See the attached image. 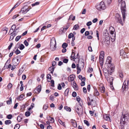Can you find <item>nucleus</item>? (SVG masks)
<instances>
[{
  "mask_svg": "<svg viewBox=\"0 0 129 129\" xmlns=\"http://www.w3.org/2000/svg\"><path fill=\"white\" fill-rule=\"evenodd\" d=\"M79 26L77 24L75 25L74 26L73 29L74 30H77L79 29Z\"/></svg>",
  "mask_w": 129,
  "mask_h": 129,
  "instance_id": "obj_34",
  "label": "nucleus"
},
{
  "mask_svg": "<svg viewBox=\"0 0 129 129\" xmlns=\"http://www.w3.org/2000/svg\"><path fill=\"white\" fill-rule=\"evenodd\" d=\"M12 117V116L11 114H9L7 116V117L9 119H11Z\"/></svg>",
  "mask_w": 129,
  "mask_h": 129,
  "instance_id": "obj_47",
  "label": "nucleus"
},
{
  "mask_svg": "<svg viewBox=\"0 0 129 129\" xmlns=\"http://www.w3.org/2000/svg\"><path fill=\"white\" fill-rule=\"evenodd\" d=\"M74 36V34L72 33L70 34L68 36V38L70 39Z\"/></svg>",
  "mask_w": 129,
  "mask_h": 129,
  "instance_id": "obj_40",
  "label": "nucleus"
},
{
  "mask_svg": "<svg viewBox=\"0 0 129 129\" xmlns=\"http://www.w3.org/2000/svg\"><path fill=\"white\" fill-rule=\"evenodd\" d=\"M100 89L101 92L102 93H104L105 92V88L104 86H101Z\"/></svg>",
  "mask_w": 129,
  "mask_h": 129,
  "instance_id": "obj_20",
  "label": "nucleus"
},
{
  "mask_svg": "<svg viewBox=\"0 0 129 129\" xmlns=\"http://www.w3.org/2000/svg\"><path fill=\"white\" fill-rule=\"evenodd\" d=\"M106 2L108 4H109L112 2V0H106Z\"/></svg>",
  "mask_w": 129,
  "mask_h": 129,
  "instance_id": "obj_50",
  "label": "nucleus"
},
{
  "mask_svg": "<svg viewBox=\"0 0 129 129\" xmlns=\"http://www.w3.org/2000/svg\"><path fill=\"white\" fill-rule=\"evenodd\" d=\"M76 100L78 102H79L80 100V98L79 96H77L76 97Z\"/></svg>",
  "mask_w": 129,
  "mask_h": 129,
  "instance_id": "obj_59",
  "label": "nucleus"
},
{
  "mask_svg": "<svg viewBox=\"0 0 129 129\" xmlns=\"http://www.w3.org/2000/svg\"><path fill=\"white\" fill-rule=\"evenodd\" d=\"M114 68L113 66H112V67L110 68H108L107 72L105 73L104 75L105 78L109 82H111L112 80V81L113 80V78L110 76L109 74L111 75L112 72H114Z\"/></svg>",
  "mask_w": 129,
  "mask_h": 129,
  "instance_id": "obj_2",
  "label": "nucleus"
},
{
  "mask_svg": "<svg viewBox=\"0 0 129 129\" xmlns=\"http://www.w3.org/2000/svg\"><path fill=\"white\" fill-rule=\"evenodd\" d=\"M21 37V36H17L15 39V41H18L20 38Z\"/></svg>",
  "mask_w": 129,
  "mask_h": 129,
  "instance_id": "obj_46",
  "label": "nucleus"
},
{
  "mask_svg": "<svg viewBox=\"0 0 129 129\" xmlns=\"http://www.w3.org/2000/svg\"><path fill=\"white\" fill-rule=\"evenodd\" d=\"M40 3L39 2H37L35 3L31 4V6H35L39 5Z\"/></svg>",
  "mask_w": 129,
  "mask_h": 129,
  "instance_id": "obj_37",
  "label": "nucleus"
},
{
  "mask_svg": "<svg viewBox=\"0 0 129 129\" xmlns=\"http://www.w3.org/2000/svg\"><path fill=\"white\" fill-rule=\"evenodd\" d=\"M30 113L29 111H27L25 113V115L26 116H28L30 115Z\"/></svg>",
  "mask_w": 129,
  "mask_h": 129,
  "instance_id": "obj_43",
  "label": "nucleus"
},
{
  "mask_svg": "<svg viewBox=\"0 0 129 129\" xmlns=\"http://www.w3.org/2000/svg\"><path fill=\"white\" fill-rule=\"evenodd\" d=\"M129 120V114L127 113L124 114H122L121 116L120 123L121 124H124L125 122Z\"/></svg>",
  "mask_w": 129,
  "mask_h": 129,
  "instance_id": "obj_3",
  "label": "nucleus"
},
{
  "mask_svg": "<svg viewBox=\"0 0 129 129\" xmlns=\"http://www.w3.org/2000/svg\"><path fill=\"white\" fill-rule=\"evenodd\" d=\"M56 43L54 38H52L51 40L50 44V49L52 51L55 50L56 48Z\"/></svg>",
  "mask_w": 129,
  "mask_h": 129,
  "instance_id": "obj_4",
  "label": "nucleus"
},
{
  "mask_svg": "<svg viewBox=\"0 0 129 129\" xmlns=\"http://www.w3.org/2000/svg\"><path fill=\"white\" fill-rule=\"evenodd\" d=\"M21 59L20 56H17V57L14 58L13 59V63L15 66H17L20 62Z\"/></svg>",
  "mask_w": 129,
  "mask_h": 129,
  "instance_id": "obj_9",
  "label": "nucleus"
},
{
  "mask_svg": "<svg viewBox=\"0 0 129 129\" xmlns=\"http://www.w3.org/2000/svg\"><path fill=\"white\" fill-rule=\"evenodd\" d=\"M104 42L105 43L109 44H110V38L109 36L104 37Z\"/></svg>",
  "mask_w": 129,
  "mask_h": 129,
  "instance_id": "obj_16",
  "label": "nucleus"
},
{
  "mask_svg": "<svg viewBox=\"0 0 129 129\" xmlns=\"http://www.w3.org/2000/svg\"><path fill=\"white\" fill-rule=\"evenodd\" d=\"M75 16H73L72 15H71L69 17V20L70 19H72L73 20H74L75 19Z\"/></svg>",
  "mask_w": 129,
  "mask_h": 129,
  "instance_id": "obj_26",
  "label": "nucleus"
},
{
  "mask_svg": "<svg viewBox=\"0 0 129 129\" xmlns=\"http://www.w3.org/2000/svg\"><path fill=\"white\" fill-rule=\"evenodd\" d=\"M71 123L74 127H77V124L76 122L74 120V121H71Z\"/></svg>",
  "mask_w": 129,
  "mask_h": 129,
  "instance_id": "obj_29",
  "label": "nucleus"
},
{
  "mask_svg": "<svg viewBox=\"0 0 129 129\" xmlns=\"http://www.w3.org/2000/svg\"><path fill=\"white\" fill-rule=\"evenodd\" d=\"M92 24V22L91 21H89L87 23V24H86V25L88 26H89L90 25H91Z\"/></svg>",
  "mask_w": 129,
  "mask_h": 129,
  "instance_id": "obj_55",
  "label": "nucleus"
},
{
  "mask_svg": "<svg viewBox=\"0 0 129 129\" xmlns=\"http://www.w3.org/2000/svg\"><path fill=\"white\" fill-rule=\"evenodd\" d=\"M84 65V63L82 62H79L78 63L76 64V68L77 70V73L79 74L81 71V68L82 67H83Z\"/></svg>",
  "mask_w": 129,
  "mask_h": 129,
  "instance_id": "obj_8",
  "label": "nucleus"
},
{
  "mask_svg": "<svg viewBox=\"0 0 129 129\" xmlns=\"http://www.w3.org/2000/svg\"><path fill=\"white\" fill-rule=\"evenodd\" d=\"M90 85L89 84L88 85L87 89L88 91L89 92V91L90 90Z\"/></svg>",
  "mask_w": 129,
  "mask_h": 129,
  "instance_id": "obj_62",
  "label": "nucleus"
},
{
  "mask_svg": "<svg viewBox=\"0 0 129 129\" xmlns=\"http://www.w3.org/2000/svg\"><path fill=\"white\" fill-rule=\"evenodd\" d=\"M89 34V32L88 31H86L85 32V36L88 35Z\"/></svg>",
  "mask_w": 129,
  "mask_h": 129,
  "instance_id": "obj_64",
  "label": "nucleus"
},
{
  "mask_svg": "<svg viewBox=\"0 0 129 129\" xmlns=\"http://www.w3.org/2000/svg\"><path fill=\"white\" fill-rule=\"evenodd\" d=\"M13 45V43H11L9 46L8 47V49L9 50H10L11 48V47Z\"/></svg>",
  "mask_w": 129,
  "mask_h": 129,
  "instance_id": "obj_60",
  "label": "nucleus"
},
{
  "mask_svg": "<svg viewBox=\"0 0 129 129\" xmlns=\"http://www.w3.org/2000/svg\"><path fill=\"white\" fill-rule=\"evenodd\" d=\"M94 95L95 96H98L99 95V93L98 92L96 88H95V91L94 93Z\"/></svg>",
  "mask_w": 129,
  "mask_h": 129,
  "instance_id": "obj_25",
  "label": "nucleus"
},
{
  "mask_svg": "<svg viewBox=\"0 0 129 129\" xmlns=\"http://www.w3.org/2000/svg\"><path fill=\"white\" fill-rule=\"evenodd\" d=\"M104 61L103 58L102 57H99V61L100 64L102 65Z\"/></svg>",
  "mask_w": 129,
  "mask_h": 129,
  "instance_id": "obj_30",
  "label": "nucleus"
},
{
  "mask_svg": "<svg viewBox=\"0 0 129 129\" xmlns=\"http://www.w3.org/2000/svg\"><path fill=\"white\" fill-rule=\"evenodd\" d=\"M24 43L26 46H27L28 45V43L26 40L24 41Z\"/></svg>",
  "mask_w": 129,
  "mask_h": 129,
  "instance_id": "obj_54",
  "label": "nucleus"
},
{
  "mask_svg": "<svg viewBox=\"0 0 129 129\" xmlns=\"http://www.w3.org/2000/svg\"><path fill=\"white\" fill-rule=\"evenodd\" d=\"M23 68H21L19 70L18 75V76H20L22 74V73L23 72Z\"/></svg>",
  "mask_w": 129,
  "mask_h": 129,
  "instance_id": "obj_21",
  "label": "nucleus"
},
{
  "mask_svg": "<svg viewBox=\"0 0 129 129\" xmlns=\"http://www.w3.org/2000/svg\"><path fill=\"white\" fill-rule=\"evenodd\" d=\"M22 119V118L21 117L18 116L17 118V120L19 122H20L21 121V120Z\"/></svg>",
  "mask_w": 129,
  "mask_h": 129,
  "instance_id": "obj_48",
  "label": "nucleus"
},
{
  "mask_svg": "<svg viewBox=\"0 0 129 129\" xmlns=\"http://www.w3.org/2000/svg\"><path fill=\"white\" fill-rule=\"evenodd\" d=\"M30 8L27 6H25L21 9V12L23 14L27 13L30 10Z\"/></svg>",
  "mask_w": 129,
  "mask_h": 129,
  "instance_id": "obj_12",
  "label": "nucleus"
},
{
  "mask_svg": "<svg viewBox=\"0 0 129 129\" xmlns=\"http://www.w3.org/2000/svg\"><path fill=\"white\" fill-rule=\"evenodd\" d=\"M128 80H125L123 82L122 88L123 90H125L128 87Z\"/></svg>",
  "mask_w": 129,
  "mask_h": 129,
  "instance_id": "obj_15",
  "label": "nucleus"
},
{
  "mask_svg": "<svg viewBox=\"0 0 129 129\" xmlns=\"http://www.w3.org/2000/svg\"><path fill=\"white\" fill-rule=\"evenodd\" d=\"M115 21L121 24L122 25H123V23L122 21L121 17L119 14H117L115 17Z\"/></svg>",
  "mask_w": 129,
  "mask_h": 129,
  "instance_id": "obj_11",
  "label": "nucleus"
},
{
  "mask_svg": "<svg viewBox=\"0 0 129 129\" xmlns=\"http://www.w3.org/2000/svg\"><path fill=\"white\" fill-rule=\"evenodd\" d=\"M75 77V76L74 75H70L68 78V81L72 82L73 81H75L74 79Z\"/></svg>",
  "mask_w": 129,
  "mask_h": 129,
  "instance_id": "obj_17",
  "label": "nucleus"
},
{
  "mask_svg": "<svg viewBox=\"0 0 129 129\" xmlns=\"http://www.w3.org/2000/svg\"><path fill=\"white\" fill-rule=\"evenodd\" d=\"M77 95L76 93L75 92H73L72 94V95L73 97H75Z\"/></svg>",
  "mask_w": 129,
  "mask_h": 129,
  "instance_id": "obj_58",
  "label": "nucleus"
},
{
  "mask_svg": "<svg viewBox=\"0 0 129 129\" xmlns=\"http://www.w3.org/2000/svg\"><path fill=\"white\" fill-rule=\"evenodd\" d=\"M24 96V95L21 94L20 95L19 97H18L17 99V100L21 101L22 100V99Z\"/></svg>",
  "mask_w": 129,
  "mask_h": 129,
  "instance_id": "obj_28",
  "label": "nucleus"
},
{
  "mask_svg": "<svg viewBox=\"0 0 129 129\" xmlns=\"http://www.w3.org/2000/svg\"><path fill=\"white\" fill-rule=\"evenodd\" d=\"M11 121L10 120H7L5 122V124L6 125H9L11 123Z\"/></svg>",
  "mask_w": 129,
  "mask_h": 129,
  "instance_id": "obj_33",
  "label": "nucleus"
},
{
  "mask_svg": "<svg viewBox=\"0 0 129 129\" xmlns=\"http://www.w3.org/2000/svg\"><path fill=\"white\" fill-rule=\"evenodd\" d=\"M40 127L42 129H44V126L43 124H41L40 125Z\"/></svg>",
  "mask_w": 129,
  "mask_h": 129,
  "instance_id": "obj_63",
  "label": "nucleus"
},
{
  "mask_svg": "<svg viewBox=\"0 0 129 129\" xmlns=\"http://www.w3.org/2000/svg\"><path fill=\"white\" fill-rule=\"evenodd\" d=\"M49 120L51 121L52 123H53L54 122V119L53 117H51V118Z\"/></svg>",
  "mask_w": 129,
  "mask_h": 129,
  "instance_id": "obj_61",
  "label": "nucleus"
},
{
  "mask_svg": "<svg viewBox=\"0 0 129 129\" xmlns=\"http://www.w3.org/2000/svg\"><path fill=\"white\" fill-rule=\"evenodd\" d=\"M69 92V89H67L64 91V94L65 95H67Z\"/></svg>",
  "mask_w": 129,
  "mask_h": 129,
  "instance_id": "obj_44",
  "label": "nucleus"
},
{
  "mask_svg": "<svg viewBox=\"0 0 129 129\" xmlns=\"http://www.w3.org/2000/svg\"><path fill=\"white\" fill-rule=\"evenodd\" d=\"M124 52L123 50H121L120 51V54L121 56H123Z\"/></svg>",
  "mask_w": 129,
  "mask_h": 129,
  "instance_id": "obj_49",
  "label": "nucleus"
},
{
  "mask_svg": "<svg viewBox=\"0 0 129 129\" xmlns=\"http://www.w3.org/2000/svg\"><path fill=\"white\" fill-rule=\"evenodd\" d=\"M64 108L67 111L69 112L71 111V109L70 108L68 107L67 106L64 107Z\"/></svg>",
  "mask_w": 129,
  "mask_h": 129,
  "instance_id": "obj_35",
  "label": "nucleus"
},
{
  "mask_svg": "<svg viewBox=\"0 0 129 129\" xmlns=\"http://www.w3.org/2000/svg\"><path fill=\"white\" fill-rule=\"evenodd\" d=\"M88 104L89 106L91 105L94 107L96 105V103L95 101L93 100L92 98V96H90V97H88L87 98Z\"/></svg>",
  "mask_w": 129,
  "mask_h": 129,
  "instance_id": "obj_5",
  "label": "nucleus"
},
{
  "mask_svg": "<svg viewBox=\"0 0 129 129\" xmlns=\"http://www.w3.org/2000/svg\"><path fill=\"white\" fill-rule=\"evenodd\" d=\"M106 64L108 67H109V68H110L112 67V66H113L114 68V66L112 64V59L110 57H107L106 60Z\"/></svg>",
  "mask_w": 129,
  "mask_h": 129,
  "instance_id": "obj_10",
  "label": "nucleus"
},
{
  "mask_svg": "<svg viewBox=\"0 0 129 129\" xmlns=\"http://www.w3.org/2000/svg\"><path fill=\"white\" fill-rule=\"evenodd\" d=\"M37 90V93H39L41 90V86L40 85H38L36 88Z\"/></svg>",
  "mask_w": 129,
  "mask_h": 129,
  "instance_id": "obj_22",
  "label": "nucleus"
},
{
  "mask_svg": "<svg viewBox=\"0 0 129 129\" xmlns=\"http://www.w3.org/2000/svg\"><path fill=\"white\" fill-rule=\"evenodd\" d=\"M104 37H106V36H108V33L107 30H106L104 33Z\"/></svg>",
  "mask_w": 129,
  "mask_h": 129,
  "instance_id": "obj_31",
  "label": "nucleus"
},
{
  "mask_svg": "<svg viewBox=\"0 0 129 129\" xmlns=\"http://www.w3.org/2000/svg\"><path fill=\"white\" fill-rule=\"evenodd\" d=\"M58 121L60 124L62 125L63 126H64L65 125L64 122L62 121L60 119H58Z\"/></svg>",
  "mask_w": 129,
  "mask_h": 129,
  "instance_id": "obj_36",
  "label": "nucleus"
},
{
  "mask_svg": "<svg viewBox=\"0 0 129 129\" xmlns=\"http://www.w3.org/2000/svg\"><path fill=\"white\" fill-rule=\"evenodd\" d=\"M104 118L105 120L107 121H109L110 120L109 116L106 114L104 115Z\"/></svg>",
  "mask_w": 129,
  "mask_h": 129,
  "instance_id": "obj_19",
  "label": "nucleus"
},
{
  "mask_svg": "<svg viewBox=\"0 0 129 129\" xmlns=\"http://www.w3.org/2000/svg\"><path fill=\"white\" fill-rule=\"evenodd\" d=\"M71 85L75 90H78V87L75 81H73L71 82Z\"/></svg>",
  "mask_w": 129,
  "mask_h": 129,
  "instance_id": "obj_14",
  "label": "nucleus"
},
{
  "mask_svg": "<svg viewBox=\"0 0 129 129\" xmlns=\"http://www.w3.org/2000/svg\"><path fill=\"white\" fill-rule=\"evenodd\" d=\"M15 53L17 54H18L20 53V51L18 49H17L15 51Z\"/></svg>",
  "mask_w": 129,
  "mask_h": 129,
  "instance_id": "obj_56",
  "label": "nucleus"
},
{
  "mask_svg": "<svg viewBox=\"0 0 129 129\" xmlns=\"http://www.w3.org/2000/svg\"><path fill=\"white\" fill-rule=\"evenodd\" d=\"M25 47L23 44H21L19 46V49L20 50H22Z\"/></svg>",
  "mask_w": 129,
  "mask_h": 129,
  "instance_id": "obj_42",
  "label": "nucleus"
},
{
  "mask_svg": "<svg viewBox=\"0 0 129 129\" xmlns=\"http://www.w3.org/2000/svg\"><path fill=\"white\" fill-rule=\"evenodd\" d=\"M16 25H13L11 27V28L9 32H10L12 30V31L15 30L16 29H15L16 28Z\"/></svg>",
  "mask_w": 129,
  "mask_h": 129,
  "instance_id": "obj_27",
  "label": "nucleus"
},
{
  "mask_svg": "<svg viewBox=\"0 0 129 129\" xmlns=\"http://www.w3.org/2000/svg\"><path fill=\"white\" fill-rule=\"evenodd\" d=\"M75 110L77 113L79 115L83 113V109L82 105L80 104H77L75 107Z\"/></svg>",
  "mask_w": 129,
  "mask_h": 129,
  "instance_id": "obj_6",
  "label": "nucleus"
},
{
  "mask_svg": "<svg viewBox=\"0 0 129 129\" xmlns=\"http://www.w3.org/2000/svg\"><path fill=\"white\" fill-rule=\"evenodd\" d=\"M110 29H111L110 31L111 34H114V31H115V30L113 27L112 26L110 27Z\"/></svg>",
  "mask_w": 129,
  "mask_h": 129,
  "instance_id": "obj_23",
  "label": "nucleus"
},
{
  "mask_svg": "<svg viewBox=\"0 0 129 129\" xmlns=\"http://www.w3.org/2000/svg\"><path fill=\"white\" fill-rule=\"evenodd\" d=\"M84 121L85 124H86L87 126H89V124L88 121L86 120H84Z\"/></svg>",
  "mask_w": 129,
  "mask_h": 129,
  "instance_id": "obj_39",
  "label": "nucleus"
},
{
  "mask_svg": "<svg viewBox=\"0 0 129 129\" xmlns=\"http://www.w3.org/2000/svg\"><path fill=\"white\" fill-rule=\"evenodd\" d=\"M70 27V25L69 24H67L66 26H64L62 28L63 29H61V30L63 32L66 31Z\"/></svg>",
  "mask_w": 129,
  "mask_h": 129,
  "instance_id": "obj_18",
  "label": "nucleus"
},
{
  "mask_svg": "<svg viewBox=\"0 0 129 129\" xmlns=\"http://www.w3.org/2000/svg\"><path fill=\"white\" fill-rule=\"evenodd\" d=\"M96 8L97 10H101L105 9L106 7L104 3L102 2L100 4L96 5Z\"/></svg>",
  "mask_w": 129,
  "mask_h": 129,
  "instance_id": "obj_7",
  "label": "nucleus"
},
{
  "mask_svg": "<svg viewBox=\"0 0 129 129\" xmlns=\"http://www.w3.org/2000/svg\"><path fill=\"white\" fill-rule=\"evenodd\" d=\"M123 0H118V6L120 7L121 12L122 15L123 21L124 22L126 17L127 15L125 10L126 4L125 1Z\"/></svg>",
  "mask_w": 129,
  "mask_h": 129,
  "instance_id": "obj_1",
  "label": "nucleus"
},
{
  "mask_svg": "<svg viewBox=\"0 0 129 129\" xmlns=\"http://www.w3.org/2000/svg\"><path fill=\"white\" fill-rule=\"evenodd\" d=\"M93 71V69L91 68H89L88 69V72L89 73H91Z\"/></svg>",
  "mask_w": 129,
  "mask_h": 129,
  "instance_id": "obj_45",
  "label": "nucleus"
},
{
  "mask_svg": "<svg viewBox=\"0 0 129 129\" xmlns=\"http://www.w3.org/2000/svg\"><path fill=\"white\" fill-rule=\"evenodd\" d=\"M68 44L66 43H64L62 45V46L63 48H66L68 46Z\"/></svg>",
  "mask_w": 129,
  "mask_h": 129,
  "instance_id": "obj_32",
  "label": "nucleus"
},
{
  "mask_svg": "<svg viewBox=\"0 0 129 129\" xmlns=\"http://www.w3.org/2000/svg\"><path fill=\"white\" fill-rule=\"evenodd\" d=\"M51 86L54 87V81L53 80H51Z\"/></svg>",
  "mask_w": 129,
  "mask_h": 129,
  "instance_id": "obj_53",
  "label": "nucleus"
},
{
  "mask_svg": "<svg viewBox=\"0 0 129 129\" xmlns=\"http://www.w3.org/2000/svg\"><path fill=\"white\" fill-rule=\"evenodd\" d=\"M68 59L66 58L64 59L63 60V62L66 63H67L68 62Z\"/></svg>",
  "mask_w": 129,
  "mask_h": 129,
  "instance_id": "obj_57",
  "label": "nucleus"
},
{
  "mask_svg": "<svg viewBox=\"0 0 129 129\" xmlns=\"http://www.w3.org/2000/svg\"><path fill=\"white\" fill-rule=\"evenodd\" d=\"M47 79H49L50 80H51V75L50 74H49L47 75Z\"/></svg>",
  "mask_w": 129,
  "mask_h": 129,
  "instance_id": "obj_52",
  "label": "nucleus"
},
{
  "mask_svg": "<svg viewBox=\"0 0 129 129\" xmlns=\"http://www.w3.org/2000/svg\"><path fill=\"white\" fill-rule=\"evenodd\" d=\"M48 108L47 104H45L44 105L43 108V109L44 110H46Z\"/></svg>",
  "mask_w": 129,
  "mask_h": 129,
  "instance_id": "obj_38",
  "label": "nucleus"
},
{
  "mask_svg": "<svg viewBox=\"0 0 129 129\" xmlns=\"http://www.w3.org/2000/svg\"><path fill=\"white\" fill-rule=\"evenodd\" d=\"M119 77L121 78H122L123 77V75L122 72L120 71H119Z\"/></svg>",
  "mask_w": 129,
  "mask_h": 129,
  "instance_id": "obj_24",
  "label": "nucleus"
},
{
  "mask_svg": "<svg viewBox=\"0 0 129 129\" xmlns=\"http://www.w3.org/2000/svg\"><path fill=\"white\" fill-rule=\"evenodd\" d=\"M75 54L74 52H72L71 55V58H73V59H74L75 58Z\"/></svg>",
  "mask_w": 129,
  "mask_h": 129,
  "instance_id": "obj_41",
  "label": "nucleus"
},
{
  "mask_svg": "<svg viewBox=\"0 0 129 129\" xmlns=\"http://www.w3.org/2000/svg\"><path fill=\"white\" fill-rule=\"evenodd\" d=\"M12 84L11 83H9L7 87L8 89H10L12 86Z\"/></svg>",
  "mask_w": 129,
  "mask_h": 129,
  "instance_id": "obj_51",
  "label": "nucleus"
},
{
  "mask_svg": "<svg viewBox=\"0 0 129 129\" xmlns=\"http://www.w3.org/2000/svg\"><path fill=\"white\" fill-rule=\"evenodd\" d=\"M17 29L15 30L14 31H13L12 33H11V34L12 35L10 36L9 39V40L11 41L14 38V37L17 35L18 32L16 31Z\"/></svg>",
  "mask_w": 129,
  "mask_h": 129,
  "instance_id": "obj_13",
  "label": "nucleus"
}]
</instances>
